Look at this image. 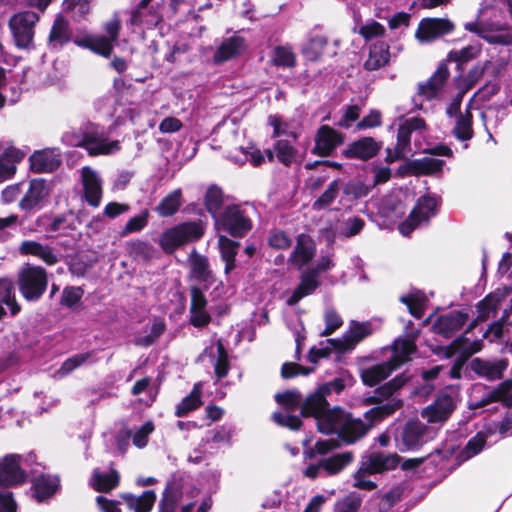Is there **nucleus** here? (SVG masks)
Instances as JSON below:
<instances>
[{"instance_id": "obj_39", "label": "nucleus", "mask_w": 512, "mask_h": 512, "mask_svg": "<svg viewBox=\"0 0 512 512\" xmlns=\"http://www.w3.org/2000/svg\"><path fill=\"white\" fill-rule=\"evenodd\" d=\"M122 499L128 508L134 512H150L155 503L156 494L153 490H147L140 496L129 493L123 494Z\"/></svg>"}, {"instance_id": "obj_25", "label": "nucleus", "mask_w": 512, "mask_h": 512, "mask_svg": "<svg viewBox=\"0 0 512 512\" xmlns=\"http://www.w3.org/2000/svg\"><path fill=\"white\" fill-rule=\"evenodd\" d=\"M315 253L314 240L307 234H300L297 236L296 245L288 258V262L292 266L301 269L314 258Z\"/></svg>"}, {"instance_id": "obj_51", "label": "nucleus", "mask_w": 512, "mask_h": 512, "mask_svg": "<svg viewBox=\"0 0 512 512\" xmlns=\"http://www.w3.org/2000/svg\"><path fill=\"white\" fill-rule=\"evenodd\" d=\"M487 440V434L483 431L478 432L472 437L460 453L462 460H468L482 451Z\"/></svg>"}, {"instance_id": "obj_13", "label": "nucleus", "mask_w": 512, "mask_h": 512, "mask_svg": "<svg viewBox=\"0 0 512 512\" xmlns=\"http://www.w3.org/2000/svg\"><path fill=\"white\" fill-rule=\"evenodd\" d=\"M425 129L426 125L422 118L412 117L406 119L399 126L395 148H387L386 161L392 163L404 158L410 152L411 134L414 132L422 134Z\"/></svg>"}, {"instance_id": "obj_53", "label": "nucleus", "mask_w": 512, "mask_h": 512, "mask_svg": "<svg viewBox=\"0 0 512 512\" xmlns=\"http://www.w3.org/2000/svg\"><path fill=\"white\" fill-rule=\"evenodd\" d=\"M400 301L408 307L409 312L414 317H422L425 304V297L423 294L420 292L410 293L408 295L401 296Z\"/></svg>"}, {"instance_id": "obj_59", "label": "nucleus", "mask_w": 512, "mask_h": 512, "mask_svg": "<svg viewBox=\"0 0 512 512\" xmlns=\"http://www.w3.org/2000/svg\"><path fill=\"white\" fill-rule=\"evenodd\" d=\"M408 381V378L404 375H399L389 381L388 383L384 384L383 386L379 387L376 390V394L381 399H388L390 398L398 389L403 387L406 382Z\"/></svg>"}, {"instance_id": "obj_54", "label": "nucleus", "mask_w": 512, "mask_h": 512, "mask_svg": "<svg viewBox=\"0 0 512 512\" xmlns=\"http://www.w3.org/2000/svg\"><path fill=\"white\" fill-rule=\"evenodd\" d=\"M149 210L145 209L140 214L131 217L121 230L120 234L125 237L131 233L143 230L148 224Z\"/></svg>"}, {"instance_id": "obj_46", "label": "nucleus", "mask_w": 512, "mask_h": 512, "mask_svg": "<svg viewBox=\"0 0 512 512\" xmlns=\"http://www.w3.org/2000/svg\"><path fill=\"white\" fill-rule=\"evenodd\" d=\"M353 458L354 456L351 452L339 453L321 460V466L328 474H337L350 464Z\"/></svg>"}, {"instance_id": "obj_14", "label": "nucleus", "mask_w": 512, "mask_h": 512, "mask_svg": "<svg viewBox=\"0 0 512 512\" xmlns=\"http://www.w3.org/2000/svg\"><path fill=\"white\" fill-rule=\"evenodd\" d=\"M465 29L476 33L490 44L493 45H512V27L499 22H469L465 24Z\"/></svg>"}, {"instance_id": "obj_8", "label": "nucleus", "mask_w": 512, "mask_h": 512, "mask_svg": "<svg viewBox=\"0 0 512 512\" xmlns=\"http://www.w3.org/2000/svg\"><path fill=\"white\" fill-rule=\"evenodd\" d=\"M217 230H224L233 237H243L252 228V222L248 215V209L239 205H229L215 217Z\"/></svg>"}, {"instance_id": "obj_37", "label": "nucleus", "mask_w": 512, "mask_h": 512, "mask_svg": "<svg viewBox=\"0 0 512 512\" xmlns=\"http://www.w3.org/2000/svg\"><path fill=\"white\" fill-rule=\"evenodd\" d=\"M319 285L317 280V276L315 272H311L310 270L305 272L302 277L299 285L293 291L292 295L287 299L288 305H295L298 303L303 297L310 295Z\"/></svg>"}, {"instance_id": "obj_58", "label": "nucleus", "mask_w": 512, "mask_h": 512, "mask_svg": "<svg viewBox=\"0 0 512 512\" xmlns=\"http://www.w3.org/2000/svg\"><path fill=\"white\" fill-rule=\"evenodd\" d=\"M443 165V160L433 157H424L414 162L416 170L422 174H435L442 170Z\"/></svg>"}, {"instance_id": "obj_12", "label": "nucleus", "mask_w": 512, "mask_h": 512, "mask_svg": "<svg viewBox=\"0 0 512 512\" xmlns=\"http://www.w3.org/2000/svg\"><path fill=\"white\" fill-rule=\"evenodd\" d=\"M438 204L436 196L425 195L419 198L408 218L399 225L400 233L409 236L416 228L426 225L436 215Z\"/></svg>"}, {"instance_id": "obj_62", "label": "nucleus", "mask_w": 512, "mask_h": 512, "mask_svg": "<svg viewBox=\"0 0 512 512\" xmlns=\"http://www.w3.org/2000/svg\"><path fill=\"white\" fill-rule=\"evenodd\" d=\"M338 191V181L334 180L329 184L323 194L313 203V209L321 210L329 206L336 198Z\"/></svg>"}, {"instance_id": "obj_64", "label": "nucleus", "mask_w": 512, "mask_h": 512, "mask_svg": "<svg viewBox=\"0 0 512 512\" xmlns=\"http://www.w3.org/2000/svg\"><path fill=\"white\" fill-rule=\"evenodd\" d=\"M272 61L277 66L291 67L295 64V55L289 47L278 46L274 49Z\"/></svg>"}, {"instance_id": "obj_57", "label": "nucleus", "mask_w": 512, "mask_h": 512, "mask_svg": "<svg viewBox=\"0 0 512 512\" xmlns=\"http://www.w3.org/2000/svg\"><path fill=\"white\" fill-rule=\"evenodd\" d=\"M222 201L223 195L219 188L211 187L207 190L205 196V205L208 212L212 214L214 219L219 215L217 213L221 207Z\"/></svg>"}, {"instance_id": "obj_23", "label": "nucleus", "mask_w": 512, "mask_h": 512, "mask_svg": "<svg viewBox=\"0 0 512 512\" xmlns=\"http://www.w3.org/2000/svg\"><path fill=\"white\" fill-rule=\"evenodd\" d=\"M369 323L351 322L348 331L340 339H330L329 343L338 351L353 349L357 343L371 334Z\"/></svg>"}, {"instance_id": "obj_4", "label": "nucleus", "mask_w": 512, "mask_h": 512, "mask_svg": "<svg viewBox=\"0 0 512 512\" xmlns=\"http://www.w3.org/2000/svg\"><path fill=\"white\" fill-rule=\"evenodd\" d=\"M351 382L349 375H343L334 380L323 384L318 390L311 394L301 407V413L304 416H313L316 420L324 415L328 409V403L325 399L331 392L340 393L348 383Z\"/></svg>"}, {"instance_id": "obj_48", "label": "nucleus", "mask_w": 512, "mask_h": 512, "mask_svg": "<svg viewBox=\"0 0 512 512\" xmlns=\"http://www.w3.org/2000/svg\"><path fill=\"white\" fill-rule=\"evenodd\" d=\"M490 341L505 339L506 342L512 343V323H508L503 319L494 322L484 334Z\"/></svg>"}, {"instance_id": "obj_61", "label": "nucleus", "mask_w": 512, "mask_h": 512, "mask_svg": "<svg viewBox=\"0 0 512 512\" xmlns=\"http://www.w3.org/2000/svg\"><path fill=\"white\" fill-rule=\"evenodd\" d=\"M359 34L366 41H370L382 37L385 34V27L375 20H369L360 26Z\"/></svg>"}, {"instance_id": "obj_24", "label": "nucleus", "mask_w": 512, "mask_h": 512, "mask_svg": "<svg viewBox=\"0 0 512 512\" xmlns=\"http://www.w3.org/2000/svg\"><path fill=\"white\" fill-rule=\"evenodd\" d=\"M30 166L37 173L53 172L61 165V153L58 148H46L35 151L30 156Z\"/></svg>"}, {"instance_id": "obj_35", "label": "nucleus", "mask_w": 512, "mask_h": 512, "mask_svg": "<svg viewBox=\"0 0 512 512\" xmlns=\"http://www.w3.org/2000/svg\"><path fill=\"white\" fill-rule=\"evenodd\" d=\"M390 58L389 46L384 42H379L370 47L368 59L364 67L368 71L378 70L384 67Z\"/></svg>"}, {"instance_id": "obj_5", "label": "nucleus", "mask_w": 512, "mask_h": 512, "mask_svg": "<svg viewBox=\"0 0 512 512\" xmlns=\"http://www.w3.org/2000/svg\"><path fill=\"white\" fill-rule=\"evenodd\" d=\"M203 234L200 221L184 222L164 231L159 244L166 253H172L181 245L199 240Z\"/></svg>"}, {"instance_id": "obj_16", "label": "nucleus", "mask_w": 512, "mask_h": 512, "mask_svg": "<svg viewBox=\"0 0 512 512\" xmlns=\"http://www.w3.org/2000/svg\"><path fill=\"white\" fill-rule=\"evenodd\" d=\"M22 457L9 454L0 459V486L14 487L26 482V472L21 468Z\"/></svg>"}, {"instance_id": "obj_27", "label": "nucleus", "mask_w": 512, "mask_h": 512, "mask_svg": "<svg viewBox=\"0 0 512 512\" xmlns=\"http://www.w3.org/2000/svg\"><path fill=\"white\" fill-rule=\"evenodd\" d=\"M205 357H209L210 361L213 363L214 372L218 379L227 376L230 368L229 359L224 345L220 340L207 347L199 356V360H203Z\"/></svg>"}, {"instance_id": "obj_52", "label": "nucleus", "mask_w": 512, "mask_h": 512, "mask_svg": "<svg viewBox=\"0 0 512 512\" xmlns=\"http://www.w3.org/2000/svg\"><path fill=\"white\" fill-rule=\"evenodd\" d=\"M454 134L457 139L462 141H467L472 138V115L469 112L465 115L460 114L457 116Z\"/></svg>"}, {"instance_id": "obj_32", "label": "nucleus", "mask_w": 512, "mask_h": 512, "mask_svg": "<svg viewBox=\"0 0 512 512\" xmlns=\"http://www.w3.org/2000/svg\"><path fill=\"white\" fill-rule=\"evenodd\" d=\"M70 40L71 30L69 22L62 15H58L51 27L48 44L52 49H60Z\"/></svg>"}, {"instance_id": "obj_45", "label": "nucleus", "mask_w": 512, "mask_h": 512, "mask_svg": "<svg viewBox=\"0 0 512 512\" xmlns=\"http://www.w3.org/2000/svg\"><path fill=\"white\" fill-rule=\"evenodd\" d=\"M218 244L222 260L225 262V273L229 274L235 268V257L239 243L224 235H220L218 237Z\"/></svg>"}, {"instance_id": "obj_41", "label": "nucleus", "mask_w": 512, "mask_h": 512, "mask_svg": "<svg viewBox=\"0 0 512 512\" xmlns=\"http://www.w3.org/2000/svg\"><path fill=\"white\" fill-rule=\"evenodd\" d=\"M120 475L116 470H111L108 473H101L95 469L92 473L90 485L98 492H109L118 486Z\"/></svg>"}, {"instance_id": "obj_3", "label": "nucleus", "mask_w": 512, "mask_h": 512, "mask_svg": "<svg viewBox=\"0 0 512 512\" xmlns=\"http://www.w3.org/2000/svg\"><path fill=\"white\" fill-rule=\"evenodd\" d=\"M419 332L409 335V339H397L393 344V356L390 361L374 365L362 371L361 377L364 384L375 386L386 379L398 366L410 360V356L416 352L414 340Z\"/></svg>"}, {"instance_id": "obj_44", "label": "nucleus", "mask_w": 512, "mask_h": 512, "mask_svg": "<svg viewBox=\"0 0 512 512\" xmlns=\"http://www.w3.org/2000/svg\"><path fill=\"white\" fill-rule=\"evenodd\" d=\"M202 383L197 382L189 395H187L176 407L175 415L177 417L186 416L189 412L202 405Z\"/></svg>"}, {"instance_id": "obj_19", "label": "nucleus", "mask_w": 512, "mask_h": 512, "mask_svg": "<svg viewBox=\"0 0 512 512\" xmlns=\"http://www.w3.org/2000/svg\"><path fill=\"white\" fill-rule=\"evenodd\" d=\"M448 77V67L445 63H441L426 82L418 85L417 96L428 101L440 97L444 91Z\"/></svg>"}, {"instance_id": "obj_47", "label": "nucleus", "mask_w": 512, "mask_h": 512, "mask_svg": "<svg viewBox=\"0 0 512 512\" xmlns=\"http://www.w3.org/2000/svg\"><path fill=\"white\" fill-rule=\"evenodd\" d=\"M327 46V39L324 36H313L303 46L302 51L308 60L315 61L323 53Z\"/></svg>"}, {"instance_id": "obj_9", "label": "nucleus", "mask_w": 512, "mask_h": 512, "mask_svg": "<svg viewBox=\"0 0 512 512\" xmlns=\"http://www.w3.org/2000/svg\"><path fill=\"white\" fill-rule=\"evenodd\" d=\"M40 15L33 11H22L14 14L9 20V28L16 46L30 49L34 46L35 26Z\"/></svg>"}, {"instance_id": "obj_7", "label": "nucleus", "mask_w": 512, "mask_h": 512, "mask_svg": "<svg viewBox=\"0 0 512 512\" xmlns=\"http://www.w3.org/2000/svg\"><path fill=\"white\" fill-rule=\"evenodd\" d=\"M17 285L26 300L37 301L46 291L47 272L40 266L27 265L19 271Z\"/></svg>"}, {"instance_id": "obj_11", "label": "nucleus", "mask_w": 512, "mask_h": 512, "mask_svg": "<svg viewBox=\"0 0 512 512\" xmlns=\"http://www.w3.org/2000/svg\"><path fill=\"white\" fill-rule=\"evenodd\" d=\"M120 27V19L117 16H114L104 25V30L107 33V36L89 35L82 39H74V43L80 47L90 49L94 53L103 57H109L112 53L114 43L118 39Z\"/></svg>"}, {"instance_id": "obj_56", "label": "nucleus", "mask_w": 512, "mask_h": 512, "mask_svg": "<svg viewBox=\"0 0 512 512\" xmlns=\"http://www.w3.org/2000/svg\"><path fill=\"white\" fill-rule=\"evenodd\" d=\"M90 353H82L74 355L63 362L62 366L56 371L55 375L59 378L65 377L74 371L76 368L85 363L89 358Z\"/></svg>"}, {"instance_id": "obj_26", "label": "nucleus", "mask_w": 512, "mask_h": 512, "mask_svg": "<svg viewBox=\"0 0 512 512\" xmlns=\"http://www.w3.org/2000/svg\"><path fill=\"white\" fill-rule=\"evenodd\" d=\"M467 320V314L460 311H451L439 316L432 324V330L436 334L450 338L465 325Z\"/></svg>"}, {"instance_id": "obj_34", "label": "nucleus", "mask_w": 512, "mask_h": 512, "mask_svg": "<svg viewBox=\"0 0 512 512\" xmlns=\"http://www.w3.org/2000/svg\"><path fill=\"white\" fill-rule=\"evenodd\" d=\"M19 251L24 255L36 256L48 265H53L58 261L57 256L49 246L36 241H23L19 247Z\"/></svg>"}, {"instance_id": "obj_31", "label": "nucleus", "mask_w": 512, "mask_h": 512, "mask_svg": "<svg viewBox=\"0 0 512 512\" xmlns=\"http://www.w3.org/2000/svg\"><path fill=\"white\" fill-rule=\"evenodd\" d=\"M381 148V144L371 137H363L344 150V155L348 158H358L367 160L375 156Z\"/></svg>"}, {"instance_id": "obj_18", "label": "nucleus", "mask_w": 512, "mask_h": 512, "mask_svg": "<svg viewBox=\"0 0 512 512\" xmlns=\"http://www.w3.org/2000/svg\"><path fill=\"white\" fill-rule=\"evenodd\" d=\"M453 28V24L447 19L425 18L420 21L415 36L422 43L431 42L450 33Z\"/></svg>"}, {"instance_id": "obj_36", "label": "nucleus", "mask_w": 512, "mask_h": 512, "mask_svg": "<svg viewBox=\"0 0 512 512\" xmlns=\"http://www.w3.org/2000/svg\"><path fill=\"white\" fill-rule=\"evenodd\" d=\"M227 158L238 165H243L250 162L253 166H259L264 161V156L261 151L253 146L244 148L240 146L228 152Z\"/></svg>"}, {"instance_id": "obj_63", "label": "nucleus", "mask_w": 512, "mask_h": 512, "mask_svg": "<svg viewBox=\"0 0 512 512\" xmlns=\"http://www.w3.org/2000/svg\"><path fill=\"white\" fill-rule=\"evenodd\" d=\"M63 9L72 12L75 19L84 18L89 12V0H64Z\"/></svg>"}, {"instance_id": "obj_42", "label": "nucleus", "mask_w": 512, "mask_h": 512, "mask_svg": "<svg viewBox=\"0 0 512 512\" xmlns=\"http://www.w3.org/2000/svg\"><path fill=\"white\" fill-rule=\"evenodd\" d=\"M33 487L36 499L44 501L57 491L59 478L50 475L39 476L35 479Z\"/></svg>"}, {"instance_id": "obj_28", "label": "nucleus", "mask_w": 512, "mask_h": 512, "mask_svg": "<svg viewBox=\"0 0 512 512\" xmlns=\"http://www.w3.org/2000/svg\"><path fill=\"white\" fill-rule=\"evenodd\" d=\"M400 457L397 454H386L384 452H371L362 457L361 463L368 468L370 473H382L392 470L398 466Z\"/></svg>"}, {"instance_id": "obj_10", "label": "nucleus", "mask_w": 512, "mask_h": 512, "mask_svg": "<svg viewBox=\"0 0 512 512\" xmlns=\"http://www.w3.org/2000/svg\"><path fill=\"white\" fill-rule=\"evenodd\" d=\"M435 435V429L419 420H412L405 424L396 436V445L401 452L419 449Z\"/></svg>"}, {"instance_id": "obj_50", "label": "nucleus", "mask_w": 512, "mask_h": 512, "mask_svg": "<svg viewBox=\"0 0 512 512\" xmlns=\"http://www.w3.org/2000/svg\"><path fill=\"white\" fill-rule=\"evenodd\" d=\"M189 260L193 277L201 281H208L210 272L207 259L193 250Z\"/></svg>"}, {"instance_id": "obj_30", "label": "nucleus", "mask_w": 512, "mask_h": 512, "mask_svg": "<svg viewBox=\"0 0 512 512\" xmlns=\"http://www.w3.org/2000/svg\"><path fill=\"white\" fill-rule=\"evenodd\" d=\"M507 368V362L504 360H484L474 358L471 361V369L480 377L488 380H496L502 377Z\"/></svg>"}, {"instance_id": "obj_2", "label": "nucleus", "mask_w": 512, "mask_h": 512, "mask_svg": "<svg viewBox=\"0 0 512 512\" xmlns=\"http://www.w3.org/2000/svg\"><path fill=\"white\" fill-rule=\"evenodd\" d=\"M62 142L72 147H83L91 156L109 155L120 150L118 140H109L104 129L93 123L71 128L62 135Z\"/></svg>"}, {"instance_id": "obj_38", "label": "nucleus", "mask_w": 512, "mask_h": 512, "mask_svg": "<svg viewBox=\"0 0 512 512\" xmlns=\"http://www.w3.org/2000/svg\"><path fill=\"white\" fill-rule=\"evenodd\" d=\"M182 204V190L178 188L163 197L154 210L160 217H170L177 213Z\"/></svg>"}, {"instance_id": "obj_6", "label": "nucleus", "mask_w": 512, "mask_h": 512, "mask_svg": "<svg viewBox=\"0 0 512 512\" xmlns=\"http://www.w3.org/2000/svg\"><path fill=\"white\" fill-rule=\"evenodd\" d=\"M459 402V390L449 387L435 401L424 408L421 417L432 425L442 426L452 415Z\"/></svg>"}, {"instance_id": "obj_17", "label": "nucleus", "mask_w": 512, "mask_h": 512, "mask_svg": "<svg viewBox=\"0 0 512 512\" xmlns=\"http://www.w3.org/2000/svg\"><path fill=\"white\" fill-rule=\"evenodd\" d=\"M80 179L86 202L92 207H98L103 195V180L99 173L90 166L80 169Z\"/></svg>"}, {"instance_id": "obj_60", "label": "nucleus", "mask_w": 512, "mask_h": 512, "mask_svg": "<svg viewBox=\"0 0 512 512\" xmlns=\"http://www.w3.org/2000/svg\"><path fill=\"white\" fill-rule=\"evenodd\" d=\"M179 500L180 493L177 490L170 487L166 488L159 502V512H175Z\"/></svg>"}, {"instance_id": "obj_22", "label": "nucleus", "mask_w": 512, "mask_h": 512, "mask_svg": "<svg viewBox=\"0 0 512 512\" xmlns=\"http://www.w3.org/2000/svg\"><path fill=\"white\" fill-rule=\"evenodd\" d=\"M190 295V323L195 327H204L208 325L211 321V316L207 310L208 301L203 291L197 286H192L190 289Z\"/></svg>"}, {"instance_id": "obj_15", "label": "nucleus", "mask_w": 512, "mask_h": 512, "mask_svg": "<svg viewBox=\"0 0 512 512\" xmlns=\"http://www.w3.org/2000/svg\"><path fill=\"white\" fill-rule=\"evenodd\" d=\"M276 401L286 409V412H275L272 415L273 420L280 426L296 430L301 425V420L295 415L289 413L301 404V395L297 391H286L275 396Z\"/></svg>"}, {"instance_id": "obj_55", "label": "nucleus", "mask_w": 512, "mask_h": 512, "mask_svg": "<svg viewBox=\"0 0 512 512\" xmlns=\"http://www.w3.org/2000/svg\"><path fill=\"white\" fill-rule=\"evenodd\" d=\"M277 159L286 166L297 160V151L284 140H279L275 146Z\"/></svg>"}, {"instance_id": "obj_33", "label": "nucleus", "mask_w": 512, "mask_h": 512, "mask_svg": "<svg viewBox=\"0 0 512 512\" xmlns=\"http://www.w3.org/2000/svg\"><path fill=\"white\" fill-rule=\"evenodd\" d=\"M245 48L244 39L240 36H232L225 39L218 47L214 60L224 62L239 55Z\"/></svg>"}, {"instance_id": "obj_49", "label": "nucleus", "mask_w": 512, "mask_h": 512, "mask_svg": "<svg viewBox=\"0 0 512 512\" xmlns=\"http://www.w3.org/2000/svg\"><path fill=\"white\" fill-rule=\"evenodd\" d=\"M478 344L474 343L469 346L468 341L464 337L455 339L449 346L445 348L444 355L447 358L459 353L462 357H468L479 350Z\"/></svg>"}, {"instance_id": "obj_43", "label": "nucleus", "mask_w": 512, "mask_h": 512, "mask_svg": "<svg viewBox=\"0 0 512 512\" xmlns=\"http://www.w3.org/2000/svg\"><path fill=\"white\" fill-rule=\"evenodd\" d=\"M506 293L501 290H496L487 295L478 304V319L484 321L490 317L491 314H495L499 305L504 301Z\"/></svg>"}, {"instance_id": "obj_1", "label": "nucleus", "mask_w": 512, "mask_h": 512, "mask_svg": "<svg viewBox=\"0 0 512 512\" xmlns=\"http://www.w3.org/2000/svg\"><path fill=\"white\" fill-rule=\"evenodd\" d=\"M401 405V400L392 398L386 404L374 407L367 411L365 413V418L370 422L381 420L395 412L401 407ZM316 424L321 433H337L348 443H353L358 438L362 437L372 425V423L367 425L360 419L352 418L338 408L326 411L324 415L320 416L319 419L316 420Z\"/></svg>"}, {"instance_id": "obj_40", "label": "nucleus", "mask_w": 512, "mask_h": 512, "mask_svg": "<svg viewBox=\"0 0 512 512\" xmlns=\"http://www.w3.org/2000/svg\"><path fill=\"white\" fill-rule=\"evenodd\" d=\"M3 305L7 306L12 316L20 311L14 294L13 282L9 279H0V319L5 314Z\"/></svg>"}, {"instance_id": "obj_29", "label": "nucleus", "mask_w": 512, "mask_h": 512, "mask_svg": "<svg viewBox=\"0 0 512 512\" xmlns=\"http://www.w3.org/2000/svg\"><path fill=\"white\" fill-rule=\"evenodd\" d=\"M49 184L43 179H33L30 181L29 189L20 201V207L29 211L38 207L49 195Z\"/></svg>"}, {"instance_id": "obj_20", "label": "nucleus", "mask_w": 512, "mask_h": 512, "mask_svg": "<svg viewBox=\"0 0 512 512\" xmlns=\"http://www.w3.org/2000/svg\"><path fill=\"white\" fill-rule=\"evenodd\" d=\"M512 388V381H504L497 388L491 389L489 387L483 386V394L481 399H476L475 394L478 392L476 389L474 391V399L470 403V407L472 409L479 408L490 404L492 402L501 401L506 406H512V394L510 390Z\"/></svg>"}, {"instance_id": "obj_21", "label": "nucleus", "mask_w": 512, "mask_h": 512, "mask_svg": "<svg viewBox=\"0 0 512 512\" xmlns=\"http://www.w3.org/2000/svg\"><path fill=\"white\" fill-rule=\"evenodd\" d=\"M343 142V136L328 125H322L315 136V146L312 152L316 155L326 157Z\"/></svg>"}]
</instances>
